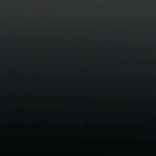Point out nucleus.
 <instances>
[{
    "label": "nucleus",
    "mask_w": 156,
    "mask_h": 156,
    "mask_svg": "<svg viewBox=\"0 0 156 156\" xmlns=\"http://www.w3.org/2000/svg\"><path fill=\"white\" fill-rule=\"evenodd\" d=\"M42 152L41 151H39V152L37 154V156H42Z\"/></svg>",
    "instance_id": "f257e3e1"
},
{
    "label": "nucleus",
    "mask_w": 156,
    "mask_h": 156,
    "mask_svg": "<svg viewBox=\"0 0 156 156\" xmlns=\"http://www.w3.org/2000/svg\"><path fill=\"white\" fill-rule=\"evenodd\" d=\"M1 155H2L1 154H0V156H1Z\"/></svg>",
    "instance_id": "7ed1b4c3"
},
{
    "label": "nucleus",
    "mask_w": 156,
    "mask_h": 156,
    "mask_svg": "<svg viewBox=\"0 0 156 156\" xmlns=\"http://www.w3.org/2000/svg\"><path fill=\"white\" fill-rule=\"evenodd\" d=\"M47 156H48V150H47Z\"/></svg>",
    "instance_id": "f03ea898"
}]
</instances>
